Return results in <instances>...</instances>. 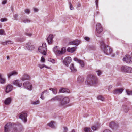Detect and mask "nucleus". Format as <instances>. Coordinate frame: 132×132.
Returning a JSON list of instances; mask_svg holds the SVG:
<instances>
[{"instance_id":"1","label":"nucleus","mask_w":132,"mask_h":132,"mask_svg":"<svg viewBox=\"0 0 132 132\" xmlns=\"http://www.w3.org/2000/svg\"><path fill=\"white\" fill-rule=\"evenodd\" d=\"M97 83V78L95 76L89 75L88 76L86 81L85 82L86 84L88 86H95Z\"/></svg>"},{"instance_id":"2","label":"nucleus","mask_w":132,"mask_h":132,"mask_svg":"<svg viewBox=\"0 0 132 132\" xmlns=\"http://www.w3.org/2000/svg\"><path fill=\"white\" fill-rule=\"evenodd\" d=\"M101 48L102 50H103L104 53L106 55H109L112 54V48L108 46H106L104 42L102 40L101 42Z\"/></svg>"},{"instance_id":"3","label":"nucleus","mask_w":132,"mask_h":132,"mask_svg":"<svg viewBox=\"0 0 132 132\" xmlns=\"http://www.w3.org/2000/svg\"><path fill=\"white\" fill-rule=\"evenodd\" d=\"M66 50L65 47L62 48L61 50H59L58 47L56 46L54 47L53 51L55 52H56V54L58 55H62L64 54Z\"/></svg>"},{"instance_id":"4","label":"nucleus","mask_w":132,"mask_h":132,"mask_svg":"<svg viewBox=\"0 0 132 132\" xmlns=\"http://www.w3.org/2000/svg\"><path fill=\"white\" fill-rule=\"evenodd\" d=\"M39 51L42 54L45 55L46 54L47 51V48L46 43H43L41 46H40L39 47Z\"/></svg>"},{"instance_id":"5","label":"nucleus","mask_w":132,"mask_h":132,"mask_svg":"<svg viewBox=\"0 0 132 132\" xmlns=\"http://www.w3.org/2000/svg\"><path fill=\"white\" fill-rule=\"evenodd\" d=\"M121 70L122 71L128 73H132V68L127 66H123L121 67Z\"/></svg>"},{"instance_id":"6","label":"nucleus","mask_w":132,"mask_h":132,"mask_svg":"<svg viewBox=\"0 0 132 132\" xmlns=\"http://www.w3.org/2000/svg\"><path fill=\"white\" fill-rule=\"evenodd\" d=\"M62 61L64 64L67 67H68L71 61V58L70 57H67L64 60H62Z\"/></svg>"},{"instance_id":"7","label":"nucleus","mask_w":132,"mask_h":132,"mask_svg":"<svg viewBox=\"0 0 132 132\" xmlns=\"http://www.w3.org/2000/svg\"><path fill=\"white\" fill-rule=\"evenodd\" d=\"M70 101L69 98L68 97H63L60 103V105L63 106L68 103Z\"/></svg>"},{"instance_id":"8","label":"nucleus","mask_w":132,"mask_h":132,"mask_svg":"<svg viewBox=\"0 0 132 132\" xmlns=\"http://www.w3.org/2000/svg\"><path fill=\"white\" fill-rule=\"evenodd\" d=\"M12 126V124L11 123H9L6 124L4 127V132H9L11 130Z\"/></svg>"},{"instance_id":"9","label":"nucleus","mask_w":132,"mask_h":132,"mask_svg":"<svg viewBox=\"0 0 132 132\" xmlns=\"http://www.w3.org/2000/svg\"><path fill=\"white\" fill-rule=\"evenodd\" d=\"M23 86L25 88L28 90H31L32 85L29 82L27 81L24 82L23 84Z\"/></svg>"},{"instance_id":"10","label":"nucleus","mask_w":132,"mask_h":132,"mask_svg":"<svg viewBox=\"0 0 132 132\" xmlns=\"http://www.w3.org/2000/svg\"><path fill=\"white\" fill-rule=\"evenodd\" d=\"M123 60L128 63H131L132 61L131 60V57L128 55H126L123 59Z\"/></svg>"},{"instance_id":"11","label":"nucleus","mask_w":132,"mask_h":132,"mask_svg":"<svg viewBox=\"0 0 132 132\" xmlns=\"http://www.w3.org/2000/svg\"><path fill=\"white\" fill-rule=\"evenodd\" d=\"M27 114L26 113H23L19 116V118L21 119L24 122H26L27 121Z\"/></svg>"},{"instance_id":"12","label":"nucleus","mask_w":132,"mask_h":132,"mask_svg":"<svg viewBox=\"0 0 132 132\" xmlns=\"http://www.w3.org/2000/svg\"><path fill=\"white\" fill-rule=\"evenodd\" d=\"M96 27L97 32L98 33H100L103 31V28L102 27L101 24L100 23H97L96 25Z\"/></svg>"},{"instance_id":"13","label":"nucleus","mask_w":132,"mask_h":132,"mask_svg":"<svg viewBox=\"0 0 132 132\" xmlns=\"http://www.w3.org/2000/svg\"><path fill=\"white\" fill-rule=\"evenodd\" d=\"M31 41H30L26 44L27 48L30 50H32L34 49L35 48L34 45H31Z\"/></svg>"},{"instance_id":"14","label":"nucleus","mask_w":132,"mask_h":132,"mask_svg":"<svg viewBox=\"0 0 132 132\" xmlns=\"http://www.w3.org/2000/svg\"><path fill=\"white\" fill-rule=\"evenodd\" d=\"M124 90V89L122 88L115 89L113 91V93L114 94H120Z\"/></svg>"},{"instance_id":"15","label":"nucleus","mask_w":132,"mask_h":132,"mask_svg":"<svg viewBox=\"0 0 132 132\" xmlns=\"http://www.w3.org/2000/svg\"><path fill=\"white\" fill-rule=\"evenodd\" d=\"M53 35L52 34H50L48 37L47 38V40L49 44L50 45L52 44L53 43Z\"/></svg>"},{"instance_id":"16","label":"nucleus","mask_w":132,"mask_h":132,"mask_svg":"<svg viewBox=\"0 0 132 132\" xmlns=\"http://www.w3.org/2000/svg\"><path fill=\"white\" fill-rule=\"evenodd\" d=\"M13 83L14 85L19 87H20L22 85L21 81L19 80H17L14 81L13 82Z\"/></svg>"},{"instance_id":"17","label":"nucleus","mask_w":132,"mask_h":132,"mask_svg":"<svg viewBox=\"0 0 132 132\" xmlns=\"http://www.w3.org/2000/svg\"><path fill=\"white\" fill-rule=\"evenodd\" d=\"M74 60L77 62L79 63L82 67H84V63L82 60L79 59L77 57H75L74 58Z\"/></svg>"},{"instance_id":"18","label":"nucleus","mask_w":132,"mask_h":132,"mask_svg":"<svg viewBox=\"0 0 132 132\" xmlns=\"http://www.w3.org/2000/svg\"><path fill=\"white\" fill-rule=\"evenodd\" d=\"M109 126L112 129H114L117 128L118 127V125L114 122H112L110 123Z\"/></svg>"},{"instance_id":"19","label":"nucleus","mask_w":132,"mask_h":132,"mask_svg":"<svg viewBox=\"0 0 132 132\" xmlns=\"http://www.w3.org/2000/svg\"><path fill=\"white\" fill-rule=\"evenodd\" d=\"M30 79V76L27 74H24L21 78V80L23 81H24L26 80H29Z\"/></svg>"},{"instance_id":"20","label":"nucleus","mask_w":132,"mask_h":132,"mask_svg":"<svg viewBox=\"0 0 132 132\" xmlns=\"http://www.w3.org/2000/svg\"><path fill=\"white\" fill-rule=\"evenodd\" d=\"M121 110L123 111L124 112L127 113L129 110V108L125 105H123Z\"/></svg>"},{"instance_id":"21","label":"nucleus","mask_w":132,"mask_h":132,"mask_svg":"<svg viewBox=\"0 0 132 132\" xmlns=\"http://www.w3.org/2000/svg\"><path fill=\"white\" fill-rule=\"evenodd\" d=\"M18 74V73L15 71H13L7 74L8 78H9L11 76L16 75H17Z\"/></svg>"},{"instance_id":"22","label":"nucleus","mask_w":132,"mask_h":132,"mask_svg":"<svg viewBox=\"0 0 132 132\" xmlns=\"http://www.w3.org/2000/svg\"><path fill=\"white\" fill-rule=\"evenodd\" d=\"M80 43V41L78 40H76L73 41L69 43L70 45H78Z\"/></svg>"},{"instance_id":"23","label":"nucleus","mask_w":132,"mask_h":132,"mask_svg":"<svg viewBox=\"0 0 132 132\" xmlns=\"http://www.w3.org/2000/svg\"><path fill=\"white\" fill-rule=\"evenodd\" d=\"M12 89V86L11 85H8L7 86L6 89V92L7 93H8L10 91H11Z\"/></svg>"},{"instance_id":"24","label":"nucleus","mask_w":132,"mask_h":132,"mask_svg":"<svg viewBox=\"0 0 132 132\" xmlns=\"http://www.w3.org/2000/svg\"><path fill=\"white\" fill-rule=\"evenodd\" d=\"M70 92V90L68 89H67L65 88H61L59 89V92L62 93L67 92V93H69Z\"/></svg>"},{"instance_id":"25","label":"nucleus","mask_w":132,"mask_h":132,"mask_svg":"<svg viewBox=\"0 0 132 132\" xmlns=\"http://www.w3.org/2000/svg\"><path fill=\"white\" fill-rule=\"evenodd\" d=\"M6 82L5 79L3 77L2 75L0 74V83L1 84H4Z\"/></svg>"},{"instance_id":"26","label":"nucleus","mask_w":132,"mask_h":132,"mask_svg":"<svg viewBox=\"0 0 132 132\" xmlns=\"http://www.w3.org/2000/svg\"><path fill=\"white\" fill-rule=\"evenodd\" d=\"M84 81V78L82 76H79L77 79V81L78 83H82Z\"/></svg>"},{"instance_id":"27","label":"nucleus","mask_w":132,"mask_h":132,"mask_svg":"<svg viewBox=\"0 0 132 132\" xmlns=\"http://www.w3.org/2000/svg\"><path fill=\"white\" fill-rule=\"evenodd\" d=\"M70 69L71 70V71L73 72H75L77 71L76 69L74 67V64H72L70 66Z\"/></svg>"},{"instance_id":"28","label":"nucleus","mask_w":132,"mask_h":132,"mask_svg":"<svg viewBox=\"0 0 132 132\" xmlns=\"http://www.w3.org/2000/svg\"><path fill=\"white\" fill-rule=\"evenodd\" d=\"M76 49L75 47L72 48L69 47L67 49V51L69 52L73 53L76 50Z\"/></svg>"},{"instance_id":"29","label":"nucleus","mask_w":132,"mask_h":132,"mask_svg":"<svg viewBox=\"0 0 132 132\" xmlns=\"http://www.w3.org/2000/svg\"><path fill=\"white\" fill-rule=\"evenodd\" d=\"M11 101V98H8L5 100L4 103L6 105H9L10 104Z\"/></svg>"},{"instance_id":"30","label":"nucleus","mask_w":132,"mask_h":132,"mask_svg":"<svg viewBox=\"0 0 132 132\" xmlns=\"http://www.w3.org/2000/svg\"><path fill=\"white\" fill-rule=\"evenodd\" d=\"M54 122L52 121H51L50 123H48V125L52 128H55V127L54 125Z\"/></svg>"},{"instance_id":"31","label":"nucleus","mask_w":132,"mask_h":132,"mask_svg":"<svg viewBox=\"0 0 132 132\" xmlns=\"http://www.w3.org/2000/svg\"><path fill=\"white\" fill-rule=\"evenodd\" d=\"M97 98L98 100H101L102 101H104V98L103 96L101 95H98L97 97Z\"/></svg>"},{"instance_id":"32","label":"nucleus","mask_w":132,"mask_h":132,"mask_svg":"<svg viewBox=\"0 0 132 132\" xmlns=\"http://www.w3.org/2000/svg\"><path fill=\"white\" fill-rule=\"evenodd\" d=\"M22 21L25 23H28L31 22L30 20L29 19H24Z\"/></svg>"},{"instance_id":"33","label":"nucleus","mask_w":132,"mask_h":132,"mask_svg":"<svg viewBox=\"0 0 132 132\" xmlns=\"http://www.w3.org/2000/svg\"><path fill=\"white\" fill-rule=\"evenodd\" d=\"M84 130L85 132H92L91 129L88 127L85 128Z\"/></svg>"},{"instance_id":"34","label":"nucleus","mask_w":132,"mask_h":132,"mask_svg":"<svg viewBox=\"0 0 132 132\" xmlns=\"http://www.w3.org/2000/svg\"><path fill=\"white\" fill-rule=\"evenodd\" d=\"M57 100L60 101L61 100H62L63 97L61 96H56Z\"/></svg>"},{"instance_id":"35","label":"nucleus","mask_w":132,"mask_h":132,"mask_svg":"<svg viewBox=\"0 0 132 132\" xmlns=\"http://www.w3.org/2000/svg\"><path fill=\"white\" fill-rule=\"evenodd\" d=\"M126 91L128 95H132V91H130L129 90L127 89L126 90Z\"/></svg>"},{"instance_id":"36","label":"nucleus","mask_w":132,"mask_h":132,"mask_svg":"<svg viewBox=\"0 0 132 132\" xmlns=\"http://www.w3.org/2000/svg\"><path fill=\"white\" fill-rule=\"evenodd\" d=\"M40 102L39 100H38L31 102V104L34 105H37Z\"/></svg>"},{"instance_id":"37","label":"nucleus","mask_w":132,"mask_h":132,"mask_svg":"<svg viewBox=\"0 0 132 132\" xmlns=\"http://www.w3.org/2000/svg\"><path fill=\"white\" fill-rule=\"evenodd\" d=\"M44 94V93H45V95H48L50 94V93L47 90H45L43 92H42Z\"/></svg>"},{"instance_id":"38","label":"nucleus","mask_w":132,"mask_h":132,"mask_svg":"<svg viewBox=\"0 0 132 132\" xmlns=\"http://www.w3.org/2000/svg\"><path fill=\"white\" fill-rule=\"evenodd\" d=\"M17 128L16 127H14L12 130V132H19Z\"/></svg>"},{"instance_id":"39","label":"nucleus","mask_w":132,"mask_h":132,"mask_svg":"<svg viewBox=\"0 0 132 132\" xmlns=\"http://www.w3.org/2000/svg\"><path fill=\"white\" fill-rule=\"evenodd\" d=\"M38 66L40 69H42L45 67V65L44 64H39L38 65Z\"/></svg>"},{"instance_id":"40","label":"nucleus","mask_w":132,"mask_h":132,"mask_svg":"<svg viewBox=\"0 0 132 132\" xmlns=\"http://www.w3.org/2000/svg\"><path fill=\"white\" fill-rule=\"evenodd\" d=\"M25 35L29 37H31L32 35V34L31 33H28V32H25Z\"/></svg>"},{"instance_id":"41","label":"nucleus","mask_w":132,"mask_h":132,"mask_svg":"<svg viewBox=\"0 0 132 132\" xmlns=\"http://www.w3.org/2000/svg\"><path fill=\"white\" fill-rule=\"evenodd\" d=\"M0 35H5L6 34L5 33L3 29L0 30Z\"/></svg>"},{"instance_id":"42","label":"nucleus","mask_w":132,"mask_h":132,"mask_svg":"<svg viewBox=\"0 0 132 132\" xmlns=\"http://www.w3.org/2000/svg\"><path fill=\"white\" fill-rule=\"evenodd\" d=\"M69 4L70 6V8L71 10H73L74 9L73 7L72 4L71 2H69Z\"/></svg>"},{"instance_id":"43","label":"nucleus","mask_w":132,"mask_h":132,"mask_svg":"<svg viewBox=\"0 0 132 132\" xmlns=\"http://www.w3.org/2000/svg\"><path fill=\"white\" fill-rule=\"evenodd\" d=\"M7 19L6 18H2L1 19L0 21L1 22H4L7 21Z\"/></svg>"},{"instance_id":"44","label":"nucleus","mask_w":132,"mask_h":132,"mask_svg":"<svg viewBox=\"0 0 132 132\" xmlns=\"http://www.w3.org/2000/svg\"><path fill=\"white\" fill-rule=\"evenodd\" d=\"M68 131V129L67 127H64V130L63 132H67Z\"/></svg>"},{"instance_id":"45","label":"nucleus","mask_w":132,"mask_h":132,"mask_svg":"<svg viewBox=\"0 0 132 132\" xmlns=\"http://www.w3.org/2000/svg\"><path fill=\"white\" fill-rule=\"evenodd\" d=\"M96 72L97 73V75L98 76H100L102 73L101 71L100 70H98V71H96Z\"/></svg>"},{"instance_id":"46","label":"nucleus","mask_w":132,"mask_h":132,"mask_svg":"<svg viewBox=\"0 0 132 132\" xmlns=\"http://www.w3.org/2000/svg\"><path fill=\"white\" fill-rule=\"evenodd\" d=\"M24 11L26 13L28 14H29L30 12L29 10L28 9H26Z\"/></svg>"},{"instance_id":"47","label":"nucleus","mask_w":132,"mask_h":132,"mask_svg":"<svg viewBox=\"0 0 132 132\" xmlns=\"http://www.w3.org/2000/svg\"><path fill=\"white\" fill-rule=\"evenodd\" d=\"M97 128V127H96L95 126H93L92 127V129L93 131H95L96 130Z\"/></svg>"},{"instance_id":"48","label":"nucleus","mask_w":132,"mask_h":132,"mask_svg":"<svg viewBox=\"0 0 132 132\" xmlns=\"http://www.w3.org/2000/svg\"><path fill=\"white\" fill-rule=\"evenodd\" d=\"M41 61L42 62H44L45 61V59L44 58V57L43 56L41 58Z\"/></svg>"},{"instance_id":"49","label":"nucleus","mask_w":132,"mask_h":132,"mask_svg":"<svg viewBox=\"0 0 132 132\" xmlns=\"http://www.w3.org/2000/svg\"><path fill=\"white\" fill-rule=\"evenodd\" d=\"M84 39L87 41H89L90 40V38L87 37H85Z\"/></svg>"},{"instance_id":"50","label":"nucleus","mask_w":132,"mask_h":132,"mask_svg":"<svg viewBox=\"0 0 132 132\" xmlns=\"http://www.w3.org/2000/svg\"><path fill=\"white\" fill-rule=\"evenodd\" d=\"M7 44H13V42L12 41H7Z\"/></svg>"},{"instance_id":"51","label":"nucleus","mask_w":132,"mask_h":132,"mask_svg":"<svg viewBox=\"0 0 132 132\" xmlns=\"http://www.w3.org/2000/svg\"><path fill=\"white\" fill-rule=\"evenodd\" d=\"M48 61L51 62L53 63H54L55 62V61L53 59H50L48 60Z\"/></svg>"},{"instance_id":"52","label":"nucleus","mask_w":132,"mask_h":132,"mask_svg":"<svg viewBox=\"0 0 132 132\" xmlns=\"http://www.w3.org/2000/svg\"><path fill=\"white\" fill-rule=\"evenodd\" d=\"M53 93L55 94H56L57 93V89L56 88H55L54 89L53 91Z\"/></svg>"},{"instance_id":"53","label":"nucleus","mask_w":132,"mask_h":132,"mask_svg":"<svg viewBox=\"0 0 132 132\" xmlns=\"http://www.w3.org/2000/svg\"><path fill=\"white\" fill-rule=\"evenodd\" d=\"M99 0H96L95 1L96 5V7L97 8H98V3Z\"/></svg>"},{"instance_id":"54","label":"nucleus","mask_w":132,"mask_h":132,"mask_svg":"<svg viewBox=\"0 0 132 132\" xmlns=\"http://www.w3.org/2000/svg\"><path fill=\"white\" fill-rule=\"evenodd\" d=\"M56 100H57L56 96L50 100L51 101H54Z\"/></svg>"},{"instance_id":"55","label":"nucleus","mask_w":132,"mask_h":132,"mask_svg":"<svg viewBox=\"0 0 132 132\" xmlns=\"http://www.w3.org/2000/svg\"><path fill=\"white\" fill-rule=\"evenodd\" d=\"M1 44L4 45H7V41L4 42H2L1 43Z\"/></svg>"},{"instance_id":"56","label":"nucleus","mask_w":132,"mask_h":132,"mask_svg":"<svg viewBox=\"0 0 132 132\" xmlns=\"http://www.w3.org/2000/svg\"><path fill=\"white\" fill-rule=\"evenodd\" d=\"M43 93H42L41 94V96L40 98L42 100H44V97L43 96Z\"/></svg>"},{"instance_id":"57","label":"nucleus","mask_w":132,"mask_h":132,"mask_svg":"<svg viewBox=\"0 0 132 132\" xmlns=\"http://www.w3.org/2000/svg\"><path fill=\"white\" fill-rule=\"evenodd\" d=\"M103 132H112L110 130L108 129H106L104 130Z\"/></svg>"},{"instance_id":"58","label":"nucleus","mask_w":132,"mask_h":132,"mask_svg":"<svg viewBox=\"0 0 132 132\" xmlns=\"http://www.w3.org/2000/svg\"><path fill=\"white\" fill-rule=\"evenodd\" d=\"M7 3V1L6 0H5L2 2V4L4 5L6 3Z\"/></svg>"},{"instance_id":"59","label":"nucleus","mask_w":132,"mask_h":132,"mask_svg":"<svg viewBox=\"0 0 132 132\" xmlns=\"http://www.w3.org/2000/svg\"><path fill=\"white\" fill-rule=\"evenodd\" d=\"M25 39H23V40H22V39H21L20 38L19 39H18V41H19L22 42L24 41L25 40Z\"/></svg>"},{"instance_id":"60","label":"nucleus","mask_w":132,"mask_h":132,"mask_svg":"<svg viewBox=\"0 0 132 132\" xmlns=\"http://www.w3.org/2000/svg\"><path fill=\"white\" fill-rule=\"evenodd\" d=\"M18 15L17 14H15V15H14V17L15 20L16 19V18L18 17Z\"/></svg>"},{"instance_id":"61","label":"nucleus","mask_w":132,"mask_h":132,"mask_svg":"<svg viewBox=\"0 0 132 132\" xmlns=\"http://www.w3.org/2000/svg\"><path fill=\"white\" fill-rule=\"evenodd\" d=\"M112 86L111 85H110L109 86L108 90H110V89L112 88Z\"/></svg>"},{"instance_id":"62","label":"nucleus","mask_w":132,"mask_h":132,"mask_svg":"<svg viewBox=\"0 0 132 132\" xmlns=\"http://www.w3.org/2000/svg\"><path fill=\"white\" fill-rule=\"evenodd\" d=\"M34 11L35 12H37L38 11V10L36 8H35L34 9Z\"/></svg>"},{"instance_id":"63","label":"nucleus","mask_w":132,"mask_h":132,"mask_svg":"<svg viewBox=\"0 0 132 132\" xmlns=\"http://www.w3.org/2000/svg\"><path fill=\"white\" fill-rule=\"evenodd\" d=\"M81 4L80 3H78L77 5V7H80L81 6Z\"/></svg>"},{"instance_id":"64","label":"nucleus","mask_w":132,"mask_h":132,"mask_svg":"<svg viewBox=\"0 0 132 132\" xmlns=\"http://www.w3.org/2000/svg\"><path fill=\"white\" fill-rule=\"evenodd\" d=\"M29 29H26V32H29Z\"/></svg>"}]
</instances>
